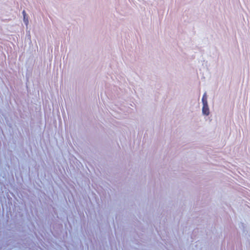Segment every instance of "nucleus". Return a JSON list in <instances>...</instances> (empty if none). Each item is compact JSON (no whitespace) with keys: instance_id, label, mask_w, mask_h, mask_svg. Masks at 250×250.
Listing matches in <instances>:
<instances>
[{"instance_id":"obj_6","label":"nucleus","mask_w":250,"mask_h":250,"mask_svg":"<svg viewBox=\"0 0 250 250\" xmlns=\"http://www.w3.org/2000/svg\"><path fill=\"white\" fill-rule=\"evenodd\" d=\"M4 180H5V179L3 177H0V183H3V182H4Z\"/></svg>"},{"instance_id":"obj_3","label":"nucleus","mask_w":250,"mask_h":250,"mask_svg":"<svg viewBox=\"0 0 250 250\" xmlns=\"http://www.w3.org/2000/svg\"><path fill=\"white\" fill-rule=\"evenodd\" d=\"M5 238L6 239H9V238L12 237V238L11 239V240H12V243L14 246H15V238L14 237V235L13 236L12 235L10 234V233L7 234L6 233V231L4 233ZM10 240V239L8 240V244L11 243V242H9Z\"/></svg>"},{"instance_id":"obj_2","label":"nucleus","mask_w":250,"mask_h":250,"mask_svg":"<svg viewBox=\"0 0 250 250\" xmlns=\"http://www.w3.org/2000/svg\"><path fill=\"white\" fill-rule=\"evenodd\" d=\"M202 102L203 103L202 113L204 115L208 116L209 114V109L207 101V96L206 92H205L203 95Z\"/></svg>"},{"instance_id":"obj_4","label":"nucleus","mask_w":250,"mask_h":250,"mask_svg":"<svg viewBox=\"0 0 250 250\" xmlns=\"http://www.w3.org/2000/svg\"><path fill=\"white\" fill-rule=\"evenodd\" d=\"M5 238L6 239H9V238L12 237V238L11 239V240H12V243L14 246H15V238L14 237V235L13 236L12 235L10 234V233L7 234L6 233V231L4 233ZM10 240V239L8 240V244L11 243V242H9Z\"/></svg>"},{"instance_id":"obj_7","label":"nucleus","mask_w":250,"mask_h":250,"mask_svg":"<svg viewBox=\"0 0 250 250\" xmlns=\"http://www.w3.org/2000/svg\"><path fill=\"white\" fill-rule=\"evenodd\" d=\"M22 15H23V17H24V16H27V14H26V12L25 11V10H23L22 12Z\"/></svg>"},{"instance_id":"obj_5","label":"nucleus","mask_w":250,"mask_h":250,"mask_svg":"<svg viewBox=\"0 0 250 250\" xmlns=\"http://www.w3.org/2000/svg\"><path fill=\"white\" fill-rule=\"evenodd\" d=\"M23 22L24 23H25V24L26 25H27L28 23V16L27 15L26 16H24L23 17Z\"/></svg>"},{"instance_id":"obj_1","label":"nucleus","mask_w":250,"mask_h":250,"mask_svg":"<svg viewBox=\"0 0 250 250\" xmlns=\"http://www.w3.org/2000/svg\"><path fill=\"white\" fill-rule=\"evenodd\" d=\"M10 214L11 218L9 216V214H7L8 219L5 226V231L7 234L10 233L14 236L16 234V215L12 214L11 212Z\"/></svg>"},{"instance_id":"obj_9","label":"nucleus","mask_w":250,"mask_h":250,"mask_svg":"<svg viewBox=\"0 0 250 250\" xmlns=\"http://www.w3.org/2000/svg\"><path fill=\"white\" fill-rule=\"evenodd\" d=\"M13 196H14V198L15 199H16V197H15V196L14 195H13Z\"/></svg>"},{"instance_id":"obj_8","label":"nucleus","mask_w":250,"mask_h":250,"mask_svg":"<svg viewBox=\"0 0 250 250\" xmlns=\"http://www.w3.org/2000/svg\"><path fill=\"white\" fill-rule=\"evenodd\" d=\"M15 204H16V202L15 201H14V206L15 208H16Z\"/></svg>"}]
</instances>
